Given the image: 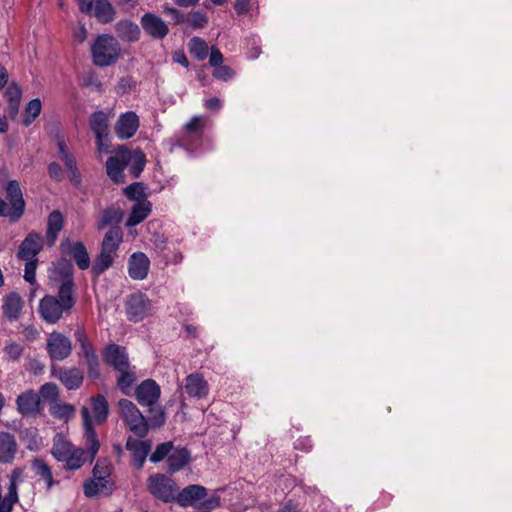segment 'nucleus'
<instances>
[{"label": "nucleus", "instance_id": "b1692460", "mask_svg": "<svg viewBox=\"0 0 512 512\" xmlns=\"http://www.w3.org/2000/svg\"><path fill=\"white\" fill-rule=\"evenodd\" d=\"M125 448L128 451L132 452L133 460L137 466V468H142L150 450H151V442L150 440H138L129 436L126 441Z\"/></svg>", "mask_w": 512, "mask_h": 512}, {"label": "nucleus", "instance_id": "f8f14e48", "mask_svg": "<svg viewBox=\"0 0 512 512\" xmlns=\"http://www.w3.org/2000/svg\"><path fill=\"white\" fill-rule=\"evenodd\" d=\"M102 356L105 364L115 371L127 369L131 365L126 348L115 343L108 344L104 348Z\"/></svg>", "mask_w": 512, "mask_h": 512}, {"label": "nucleus", "instance_id": "3c124183", "mask_svg": "<svg viewBox=\"0 0 512 512\" xmlns=\"http://www.w3.org/2000/svg\"><path fill=\"white\" fill-rule=\"evenodd\" d=\"M212 75L220 81H230L235 76V71L228 65H220L214 68Z\"/></svg>", "mask_w": 512, "mask_h": 512}, {"label": "nucleus", "instance_id": "f3484780", "mask_svg": "<svg viewBox=\"0 0 512 512\" xmlns=\"http://www.w3.org/2000/svg\"><path fill=\"white\" fill-rule=\"evenodd\" d=\"M160 395L161 388L153 379H145L135 388V397L141 406L157 404Z\"/></svg>", "mask_w": 512, "mask_h": 512}, {"label": "nucleus", "instance_id": "a18cd8bd", "mask_svg": "<svg viewBox=\"0 0 512 512\" xmlns=\"http://www.w3.org/2000/svg\"><path fill=\"white\" fill-rule=\"evenodd\" d=\"M21 439L26 442V447L30 451H36L42 444V438L39 436L36 427L25 428L20 431Z\"/></svg>", "mask_w": 512, "mask_h": 512}, {"label": "nucleus", "instance_id": "4be33fe9", "mask_svg": "<svg viewBox=\"0 0 512 512\" xmlns=\"http://www.w3.org/2000/svg\"><path fill=\"white\" fill-rule=\"evenodd\" d=\"M124 213L120 207L110 205L101 210L97 220L96 228L101 231L109 227H120L119 224L123 220Z\"/></svg>", "mask_w": 512, "mask_h": 512}, {"label": "nucleus", "instance_id": "69168bd1", "mask_svg": "<svg viewBox=\"0 0 512 512\" xmlns=\"http://www.w3.org/2000/svg\"><path fill=\"white\" fill-rule=\"evenodd\" d=\"M99 484V493H103L106 496H109L112 494L114 490V483L109 480V478H106V482L104 480H96Z\"/></svg>", "mask_w": 512, "mask_h": 512}, {"label": "nucleus", "instance_id": "a19ab883", "mask_svg": "<svg viewBox=\"0 0 512 512\" xmlns=\"http://www.w3.org/2000/svg\"><path fill=\"white\" fill-rule=\"evenodd\" d=\"M188 47L190 54L196 60L203 61L208 57L209 47L204 39L195 36L190 39Z\"/></svg>", "mask_w": 512, "mask_h": 512}, {"label": "nucleus", "instance_id": "7c9ffc66", "mask_svg": "<svg viewBox=\"0 0 512 512\" xmlns=\"http://www.w3.org/2000/svg\"><path fill=\"white\" fill-rule=\"evenodd\" d=\"M123 230L121 227H111L104 234L101 242V249L117 255V251L123 242Z\"/></svg>", "mask_w": 512, "mask_h": 512}, {"label": "nucleus", "instance_id": "bf43d9fd", "mask_svg": "<svg viewBox=\"0 0 512 512\" xmlns=\"http://www.w3.org/2000/svg\"><path fill=\"white\" fill-rule=\"evenodd\" d=\"M21 95H22V90L20 88V86L16 83H11L7 90H6V96H7V100L9 102H20V99H21Z\"/></svg>", "mask_w": 512, "mask_h": 512}, {"label": "nucleus", "instance_id": "bb28decb", "mask_svg": "<svg viewBox=\"0 0 512 512\" xmlns=\"http://www.w3.org/2000/svg\"><path fill=\"white\" fill-rule=\"evenodd\" d=\"M115 32L121 40L126 42L138 41L141 34L139 26L129 19L118 21L115 25Z\"/></svg>", "mask_w": 512, "mask_h": 512}, {"label": "nucleus", "instance_id": "13d9d810", "mask_svg": "<svg viewBox=\"0 0 512 512\" xmlns=\"http://www.w3.org/2000/svg\"><path fill=\"white\" fill-rule=\"evenodd\" d=\"M294 449L309 453L313 449V441L309 436L300 437L294 442Z\"/></svg>", "mask_w": 512, "mask_h": 512}, {"label": "nucleus", "instance_id": "f704fd0d", "mask_svg": "<svg viewBox=\"0 0 512 512\" xmlns=\"http://www.w3.org/2000/svg\"><path fill=\"white\" fill-rule=\"evenodd\" d=\"M205 120L202 116H193L184 126L182 140L190 142L193 138L201 139L204 133Z\"/></svg>", "mask_w": 512, "mask_h": 512}, {"label": "nucleus", "instance_id": "6e6552de", "mask_svg": "<svg viewBox=\"0 0 512 512\" xmlns=\"http://www.w3.org/2000/svg\"><path fill=\"white\" fill-rule=\"evenodd\" d=\"M151 301L148 296L140 291L129 294L125 301V312L129 321L140 322L148 314Z\"/></svg>", "mask_w": 512, "mask_h": 512}, {"label": "nucleus", "instance_id": "5fc2aeb1", "mask_svg": "<svg viewBox=\"0 0 512 512\" xmlns=\"http://www.w3.org/2000/svg\"><path fill=\"white\" fill-rule=\"evenodd\" d=\"M164 12L172 17L174 24H183L188 20L187 15L175 7H164Z\"/></svg>", "mask_w": 512, "mask_h": 512}, {"label": "nucleus", "instance_id": "0e129e2a", "mask_svg": "<svg viewBox=\"0 0 512 512\" xmlns=\"http://www.w3.org/2000/svg\"><path fill=\"white\" fill-rule=\"evenodd\" d=\"M79 10L84 14H92L98 0H77Z\"/></svg>", "mask_w": 512, "mask_h": 512}, {"label": "nucleus", "instance_id": "052dcab7", "mask_svg": "<svg viewBox=\"0 0 512 512\" xmlns=\"http://www.w3.org/2000/svg\"><path fill=\"white\" fill-rule=\"evenodd\" d=\"M136 83L131 76L121 77L118 81L117 87L118 91L122 94L130 92Z\"/></svg>", "mask_w": 512, "mask_h": 512}, {"label": "nucleus", "instance_id": "864d4df0", "mask_svg": "<svg viewBox=\"0 0 512 512\" xmlns=\"http://www.w3.org/2000/svg\"><path fill=\"white\" fill-rule=\"evenodd\" d=\"M25 269H24V279L30 284H34L36 281V267H37V259L34 260H25Z\"/></svg>", "mask_w": 512, "mask_h": 512}, {"label": "nucleus", "instance_id": "4c0bfd02", "mask_svg": "<svg viewBox=\"0 0 512 512\" xmlns=\"http://www.w3.org/2000/svg\"><path fill=\"white\" fill-rule=\"evenodd\" d=\"M116 256L117 255L112 252L101 249L91 267V273L95 277H99L113 265Z\"/></svg>", "mask_w": 512, "mask_h": 512}, {"label": "nucleus", "instance_id": "ddd939ff", "mask_svg": "<svg viewBox=\"0 0 512 512\" xmlns=\"http://www.w3.org/2000/svg\"><path fill=\"white\" fill-rule=\"evenodd\" d=\"M7 198L11 203L9 219L11 222L18 221L24 213L25 201L20 185L17 180H10L6 186Z\"/></svg>", "mask_w": 512, "mask_h": 512}, {"label": "nucleus", "instance_id": "72a5a7b5", "mask_svg": "<svg viewBox=\"0 0 512 512\" xmlns=\"http://www.w3.org/2000/svg\"><path fill=\"white\" fill-rule=\"evenodd\" d=\"M119 376L117 378L116 384L119 390L124 395H130L131 388L134 386L137 375L135 366H128V368H123L117 371Z\"/></svg>", "mask_w": 512, "mask_h": 512}, {"label": "nucleus", "instance_id": "423d86ee", "mask_svg": "<svg viewBox=\"0 0 512 512\" xmlns=\"http://www.w3.org/2000/svg\"><path fill=\"white\" fill-rule=\"evenodd\" d=\"M120 416L129 430L138 438H145L149 432V424L146 417L131 401L122 398L118 401Z\"/></svg>", "mask_w": 512, "mask_h": 512}, {"label": "nucleus", "instance_id": "e2e57ef3", "mask_svg": "<svg viewBox=\"0 0 512 512\" xmlns=\"http://www.w3.org/2000/svg\"><path fill=\"white\" fill-rule=\"evenodd\" d=\"M223 60H224V57H223V54L221 53V51L219 49L213 47L210 52L209 65L213 68H216V67L222 65Z\"/></svg>", "mask_w": 512, "mask_h": 512}, {"label": "nucleus", "instance_id": "338daca9", "mask_svg": "<svg viewBox=\"0 0 512 512\" xmlns=\"http://www.w3.org/2000/svg\"><path fill=\"white\" fill-rule=\"evenodd\" d=\"M172 59H173V61L175 63L180 64L184 68H188L189 67L188 58L186 57V54H185V52L183 50L175 51L173 53V55H172Z\"/></svg>", "mask_w": 512, "mask_h": 512}, {"label": "nucleus", "instance_id": "9b49d317", "mask_svg": "<svg viewBox=\"0 0 512 512\" xmlns=\"http://www.w3.org/2000/svg\"><path fill=\"white\" fill-rule=\"evenodd\" d=\"M51 376L57 378L67 390L79 389L84 381L83 372L77 367L51 365Z\"/></svg>", "mask_w": 512, "mask_h": 512}, {"label": "nucleus", "instance_id": "7ed1b4c3", "mask_svg": "<svg viewBox=\"0 0 512 512\" xmlns=\"http://www.w3.org/2000/svg\"><path fill=\"white\" fill-rule=\"evenodd\" d=\"M81 416L83 418V438L86 448H74L72 452L62 462L65 463V469L75 471L80 469L88 460L92 463L100 449V441L94 428L90 411L86 406L81 408Z\"/></svg>", "mask_w": 512, "mask_h": 512}, {"label": "nucleus", "instance_id": "c85d7f7f", "mask_svg": "<svg viewBox=\"0 0 512 512\" xmlns=\"http://www.w3.org/2000/svg\"><path fill=\"white\" fill-rule=\"evenodd\" d=\"M151 243L155 249V251L162 253L163 260L166 265L168 264H178L182 261L183 255L181 252L173 253V255H169L165 253L168 249L167 247V238L160 233H154L151 237Z\"/></svg>", "mask_w": 512, "mask_h": 512}, {"label": "nucleus", "instance_id": "39448f33", "mask_svg": "<svg viewBox=\"0 0 512 512\" xmlns=\"http://www.w3.org/2000/svg\"><path fill=\"white\" fill-rule=\"evenodd\" d=\"M91 55L95 66L108 67L120 58L121 47L114 36L101 34L91 46Z\"/></svg>", "mask_w": 512, "mask_h": 512}, {"label": "nucleus", "instance_id": "de8ad7c7", "mask_svg": "<svg viewBox=\"0 0 512 512\" xmlns=\"http://www.w3.org/2000/svg\"><path fill=\"white\" fill-rule=\"evenodd\" d=\"M126 197L130 200L139 202L146 199L145 186L142 182H134L124 188Z\"/></svg>", "mask_w": 512, "mask_h": 512}, {"label": "nucleus", "instance_id": "2eb2a0df", "mask_svg": "<svg viewBox=\"0 0 512 512\" xmlns=\"http://www.w3.org/2000/svg\"><path fill=\"white\" fill-rule=\"evenodd\" d=\"M140 23L145 33L153 39L162 40L169 33V27L166 22L154 13L147 12L143 14Z\"/></svg>", "mask_w": 512, "mask_h": 512}, {"label": "nucleus", "instance_id": "09e8293b", "mask_svg": "<svg viewBox=\"0 0 512 512\" xmlns=\"http://www.w3.org/2000/svg\"><path fill=\"white\" fill-rule=\"evenodd\" d=\"M188 20L186 23L192 29L204 28L208 24V16L202 10H192L187 15Z\"/></svg>", "mask_w": 512, "mask_h": 512}, {"label": "nucleus", "instance_id": "c03bdc74", "mask_svg": "<svg viewBox=\"0 0 512 512\" xmlns=\"http://www.w3.org/2000/svg\"><path fill=\"white\" fill-rule=\"evenodd\" d=\"M50 414L59 420H69L75 414V407L72 404L56 401L49 408Z\"/></svg>", "mask_w": 512, "mask_h": 512}, {"label": "nucleus", "instance_id": "ea45409f", "mask_svg": "<svg viewBox=\"0 0 512 512\" xmlns=\"http://www.w3.org/2000/svg\"><path fill=\"white\" fill-rule=\"evenodd\" d=\"M147 407H149V409L146 419L149 424V430L162 427L166 422L165 408L157 404L148 405Z\"/></svg>", "mask_w": 512, "mask_h": 512}, {"label": "nucleus", "instance_id": "5701e85b", "mask_svg": "<svg viewBox=\"0 0 512 512\" xmlns=\"http://www.w3.org/2000/svg\"><path fill=\"white\" fill-rule=\"evenodd\" d=\"M18 451V444L14 435L9 432H0V463L11 464Z\"/></svg>", "mask_w": 512, "mask_h": 512}, {"label": "nucleus", "instance_id": "c9c22d12", "mask_svg": "<svg viewBox=\"0 0 512 512\" xmlns=\"http://www.w3.org/2000/svg\"><path fill=\"white\" fill-rule=\"evenodd\" d=\"M78 356L83 357L85 360L88 377L92 380L99 379L101 376L100 360L98 355L96 354L95 348L79 352Z\"/></svg>", "mask_w": 512, "mask_h": 512}, {"label": "nucleus", "instance_id": "e433bc0d", "mask_svg": "<svg viewBox=\"0 0 512 512\" xmlns=\"http://www.w3.org/2000/svg\"><path fill=\"white\" fill-rule=\"evenodd\" d=\"M91 408L97 424H102L107 420L109 404L104 395L98 394L91 397Z\"/></svg>", "mask_w": 512, "mask_h": 512}, {"label": "nucleus", "instance_id": "680f3d73", "mask_svg": "<svg viewBox=\"0 0 512 512\" xmlns=\"http://www.w3.org/2000/svg\"><path fill=\"white\" fill-rule=\"evenodd\" d=\"M67 171L69 174V181L71 185L77 189H80L82 187V176L78 169V166L67 169Z\"/></svg>", "mask_w": 512, "mask_h": 512}, {"label": "nucleus", "instance_id": "1a4fd4ad", "mask_svg": "<svg viewBox=\"0 0 512 512\" xmlns=\"http://www.w3.org/2000/svg\"><path fill=\"white\" fill-rule=\"evenodd\" d=\"M46 350L52 361H63L71 355L72 343L67 336L53 331L47 339Z\"/></svg>", "mask_w": 512, "mask_h": 512}, {"label": "nucleus", "instance_id": "79ce46f5", "mask_svg": "<svg viewBox=\"0 0 512 512\" xmlns=\"http://www.w3.org/2000/svg\"><path fill=\"white\" fill-rule=\"evenodd\" d=\"M93 14L99 22L106 24L114 19L115 11L108 0H98Z\"/></svg>", "mask_w": 512, "mask_h": 512}, {"label": "nucleus", "instance_id": "393cba45", "mask_svg": "<svg viewBox=\"0 0 512 512\" xmlns=\"http://www.w3.org/2000/svg\"><path fill=\"white\" fill-rule=\"evenodd\" d=\"M185 391L193 398L202 399L207 396L208 383L200 373H192L185 379Z\"/></svg>", "mask_w": 512, "mask_h": 512}, {"label": "nucleus", "instance_id": "8fccbe9b", "mask_svg": "<svg viewBox=\"0 0 512 512\" xmlns=\"http://www.w3.org/2000/svg\"><path fill=\"white\" fill-rule=\"evenodd\" d=\"M172 442L160 443L156 446L155 450L150 455V461L152 463L161 462L165 457L168 458L172 449Z\"/></svg>", "mask_w": 512, "mask_h": 512}, {"label": "nucleus", "instance_id": "49530a36", "mask_svg": "<svg viewBox=\"0 0 512 512\" xmlns=\"http://www.w3.org/2000/svg\"><path fill=\"white\" fill-rule=\"evenodd\" d=\"M40 400L47 401L49 405H52L59 399V388L53 382H47L43 384L39 389Z\"/></svg>", "mask_w": 512, "mask_h": 512}, {"label": "nucleus", "instance_id": "58836bf2", "mask_svg": "<svg viewBox=\"0 0 512 512\" xmlns=\"http://www.w3.org/2000/svg\"><path fill=\"white\" fill-rule=\"evenodd\" d=\"M74 448L75 447L69 440L62 435L57 434L53 439L51 454L58 462H62Z\"/></svg>", "mask_w": 512, "mask_h": 512}, {"label": "nucleus", "instance_id": "20e7f679", "mask_svg": "<svg viewBox=\"0 0 512 512\" xmlns=\"http://www.w3.org/2000/svg\"><path fill=\"white\" fill-rule=\"evenodd\" d=\"M208 490L199 484H190L180 490L178 487L175 502L180 507L195 506L209 512L220 505V497L216 494L207 498Z\"/></svg>", "mask_w": 512, "mask_h": 512}, {"label": "nucleus", "instance_id": "4d7b16f0", "mask_svg": "<svg viewBox=\"0 0 512 512\" xmlns=\"http://www.w3.org/2000/svg\"><path fill=\"white\" fill-rule=\"evenodd\" d=\"M50 178L54 181L61 182L64 179L63 170L59 163L51 162L47 167Z\"/></svg>", "mask_w": 512, "mask_h": 512}, {"label": "nucleus", "instance_id": "6ab92c4d", "mask_svg": "<svg viewBox=\"0 0 512 512\" xmlns=\"http://www.w3.org/2000/svg\"><path fill=\"white\" fill-rule=\"evenodd\" d=\"M42 248V238L40 235L35 232H30L21 242L18 248L17 257L20 260H34Z\"/></svg>", "mask_w": 512, "mask_h": 512}, {"label": "nucleus", "instance_id": "603ef678", "mask_svg": "<svg viewBox=\"0 0 512 512\" xmlns=\"http://www.w3.org/2000/svg\"><path fill=\"white\" fill-rule=\"evenodd\" d=\"M74 337H75L76 342L80 346L79 352L87 351L89 349L94 348L93 345L91 344V342L89 341L84 328H82V327L77 328L74 333Z\"/></svg>", "mask_w": 512, "mask_h": 512}, {"label": "nucleus", "instance_id": "f03ea898", "mask_svg": "<svg viewBox=\"0 0 512 512\" xmlns=\"http://www.w3.org/2000/svg\"><path fill=\"white\" fill-rule=\"evenodd\" d=\"M146 165V155L140 149L130 150L125 145L118 146L114 155L106 161V173L115 184L125 183L124 170L128 167L133 178L140 177Z\"/></svg>", "mask_w": 512, "mask_h": 512}, {"label": "nucleus", "instance_id": "412c9836", "mask_svg": "<svg viewBox=\"0 0 512 512\" xmlns=\"http://www.w3.org/2000/svg\"><path fill=\"white\" fill-rule=\"evenodd\" d=\"M24 302L17 292H10L3 298L2 311L9 322L19 320Z\"/></svg>", "mask_w": 512, "mask_h": 512}, {"label": "nucleus", "instance_id": "aec40b11", "mask_svg": "<svg viewBox=\"0 0 512 512\" xmlns=\"http://www.w3.org/2000/svg\"><path fill=\"white\" fill-rule=\"evenodd\" d=\"M150 260L143 252L133 253L128 260V274L133 280H143L147 277Z\"/></svg>", "mask_w": 512, "mask_h": 512}, {"label": "nucleus", "instance_id": "a878e982", "mask_svg": "<svg viewBox=\"0 0 512 512\" xmlns=\"http://www.w3.org/2000/svg\"><path fill=\"white\" fill-rule=\"evenodd\" d=\"M31 468L39 480H43L46 484V490L50 491L54 485L59 484V481L54 480L52 469L49 464L40 457H35L31 460Z\"/></svg>", "mask_w": 512, "mask_h": 512}, {"label": "nucleus", "instance_id": "774afa93", "mask_svg": "<svg viewBox=\"0 0 512 512\" xmlns=\"http://www.w3.org/2000/svg\"><path fill=\"white\" fill-rule=\"evenodd\" d=\"M393 500V495L388 492H382L377 501L375 502L378 508H384L390 505Z\"/></svg>", "mask_w": 512, "mask_h": 512}, {"label": "nucleus", "instance_id": "c756f323", "mask_svg": "<svg viewBox=\"0 0 512 512\" xmlns=\"http://www.w3.org/2000/svg\"><path fill=\"white\" fill-rule=\"evenodd\" d=\"M64 227V216L60 210H53L47 218L46 238L50 245H53L59 232Z\"/></svg>", "mask_w": 512, "mask_h": 512}, {"label": "nucleus", "instance_id": "f257e3e1", "mask_svg": "<svg viewBox=\"0 0 512 512\" xmlns=\"http://www.w3.org/2000/svg\"><path fill=\"white\" fill-rule=\"evenodd\" d=\"M56 274L59 278L57 295H44L38 305V313L47 324H56L76 304L71 262L65 258L60 259L56 265Z\"/></svg>", "mask_w": 512, "mask_h": 512}, {"label": "nucleus", "instance_id": "473e14b6", "mask_svg": "<svg viewBox=\"0 0 512 512\" xmlns=\"http://www.w3.org/2000/svg\"><path fill=\"white\" fill-rule=\"evenodd\" d=\"M191 460L190 451L186 447L175 449L167 458L168 471L175 473L181 470Z\"/></svg>", "mask_w": 512, "mask_h": 512}, {"label": "nucleus", "instance_id": "dca6fc26", "mask_svg": "<svg viewBox=\"0 0 512 512\" xmlns=\"http://www.w3.org/2000/svg\"><path fill=\"white\" fill-rule=\"evenodd\" d=\"M89 125L95 134L98 149H106L108 145L105 144V141L108 140L109 135L107 114L101 110L93 112L89 119Z\"/></svg>", "mask_w": 512, "mask_h": 512}, {"label": "nucleus", "instance_id": "37998d69", "mask_svg": "<svg viewBox=\"0 0 512 512\" xmlns=\"http://www.w3.org/2000/svg\"><path fill=\"white\" fill-rule=\"evenodd\" d=\"M42 109V103L39 98L31 99L24 110L22 124L25 127L30 126L35 119L40 115Z\"/></svg>", "mask_w": 512, "mask_h": 512}, {"label": "nucleus", "instance_id": "6e6d98bb", "mask_svg": "<svg viewBox=\"0 0 512 512\" xmlns=\"http://www.w3.org/2000/svg\"><path fill=\"white\" fill-rule=\"evenodd\" d=\"M23 347L19 343L16 342H10L8 343L4 351L5 353L12 359V360H19V358L23 354Z\"/></svg>", "mask_w": 512, "mask_h": 512}, {"label": "nucleus", "instance_id": "cd10ccee", "mask_svg": "<svg viewBox=\"0 0 512 512\" xmlns=\"http://www.w3.org/2000/svg\"><path fill=\"white\" fill-rule=\"evenodd\" d=\"M152 211V204L149 200L136 202L129 213L125 225L134 227L144 221Z\"/></svg>", "mask_w": 512, "mask_h": 512}, {"label": "nucleus", "instance_id": "9d476101", "mask_svg": "<svg viewBox=\"0 0 512 512\" xmlns=\"http://www.w3.org/2000/svg\"><path fill=\"white\" fill-rule=\"evenodd\" d=\"M111 474L109 462L106 458H99L92 469V477L85 480L83 483L84 495L92 498L99 493V484L96 480H104L109 478Z\"/></svg>", "mask_w": 512, "mask_h": 512}, {"label": "nucleus", "instance_id": "4468645a", "mask_svg": "<svg viewBox=\"0 0 512 512\" xmlns=\"http://www.w3.org/2000/svg\"><path fill=\"white\" fill-rule=\"evenodd\" d=\"M17 411L22 416H36L41 414L42 405L40 396L33 389L26 390L16 398Z\"/></svg>", "mask_w": 512, "mask_h": 512}, {"label": "nucleus", "instance_id": "2f4dec72", "mask_svg": "<svg viewBox=\"0 0 512 512\" xmlns=\"http://www.w3.org/2000/svg\"><path fill=\"white\" fill-rule=\"evenodd\" d=\"M69 245L68 254L72 256L77 266L81 270H86L90 266V258L85 245L81 241L71 243L66 240Z\"/></svg>", "mask_w": 512, "mask_h": 512}, {"label": "nucleus", "instance_id": "a211bd4d", "mask_svg": "<svg viewBox=\"0 0 512 512\" xmlns=\"http://www.w3.org/2000/svg\"><path fill=\"white\" fill-rule=\"evenodd\" d=\"M139 124V117L134 111L122 113L116 121L115 134L121 140H128L136 134Z\"/></svg>", "mask_w": 512, "mask_h": 512}, {"label": "nucleus", "instance_id": "0eeeda50", "mask_svg": "<svg viewBox=\"0 0 512 512\" xmlns=\"http://www.w3.org/2000/svg\"><path fill=\"white\" fill-rule=\"evenodd\" d=\"M146 486L148 492L163 503H174L177 495L178 485L174 479L163 473H156L147 478Z\"/></svg>", "mask_w": 512, "mask_h": 512}]
</instances>
